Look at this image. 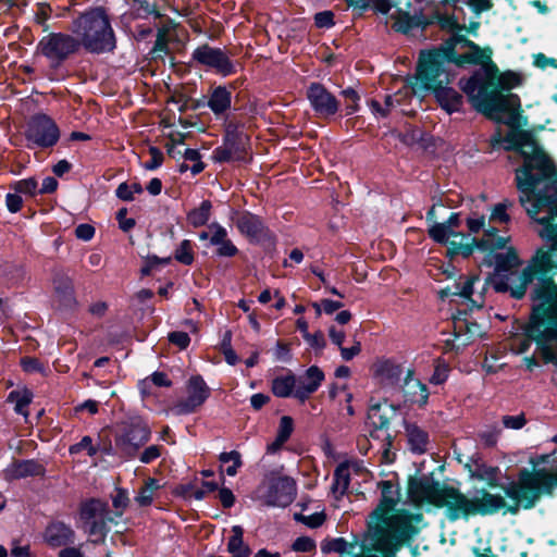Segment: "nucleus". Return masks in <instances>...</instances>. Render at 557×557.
Listing matches in <instances>:
<instances>
[{
  "label": "nucleus",
  "mask_w": 557,
  "mask_h": 557,
  "mask_svg": "<svg viewBox=\"0 0 557 557\" xmlns=\"http://www.w3.org/2000/svg\"><path fill=\"white\" fill-rule=\"evenodd\" d=\"M134 9L139 17H147L153 15L160 17L161 14L156 4H151L146 0H134Z\"/></svg>",
  "instance_id": "6e6d98bb"
},
{
  "label": "nucleus",
  "mask_w": 557,
  "mask_h": 557,
  "mask_svg": "<svg viewBox=\"0 0 557 557\" xmlns=\"http://www.w3.org/2000/svg\"><path fill=\"white\" fill-rule=\"evenodd\" d=\"M499 467L488 466L485 462H483L480 465L479 468L474 469V473H472V479L485 482L488 488H500L503 491V486H507V484L499 483Z\"/></svg>",
  "instance_id": "e433bc0d"
},
{
  "label": "nucleus",
  "mask_w": 557,
  "mask_h": 557,
  "mask_svg": "<svg viewBox=\"0 0 557 557\" xmlns=\"http://www.w3.org/2000/svg\"><path fill=\"white\" fill-rule=\"evenodd\" d=\"M483 51L484 47L469 39L466 35L456 33L438 47L421 50L418 62L425 63L432 73H437L441 67H445V63H451L457 67L478 63L480 62L478 55Z\"/></svg>",
  "instance_id": "0eeeda50"
},
{
  "label": "nucleus",
  "mask_w": 557,
  "mask_h": 557,
  "mask_svg": "<svg viewBox=\"0 0 557 557\" xmlns=\"http://www.w3.org/2000/svg\"><path fill=\"white\" fill-rule=\"evenodd\" d=\"M350 484L349 463L341 462L334 470L331 490L334 494L339 492V496L346 494Z\"/></svg>",
  "instance_id": "a19ab883"
},
{
  "label": "nucleus",
  "mask_w": 557,
  "mask_h": 557,
  "mask_svg": "<svg viewBox=\"0 0 557 557\" xmlns=\"http://www.w3.org/2000/svg\"><path fill=\"white\" fill-rule=\"evenodd\" d=\"M88 533L91 536H95V543H103L108 533L110 532L109 525L106 524V520H102L101 517L92 520L88 523Z\"/></svg>",
  "instance_id": "3c124183"
},
{
  "label": "nucleus",
  "mask_w": 557,
  "mask_h": 557,
  "mask_svg": "<svg viewBox=\"0 0 557 557\" xmlns=\"http://www.w3.org/2000/svg\"><path fill=\"white\" fill-rule=\"evenodd\" d=\"M334 13L330 10L321 11L314 15V25L318 28H331L335 25Z\"/></svg>",
  "instance_id": "338daca9"
},
{
  "label": "nucleus",
  "mask_w": 557,
  "mask_h": 557,
  "mask_svg": "<svg viewBox=\"0 0 557 557\" xmlns=\"http://www.w3.org/2000/svg\"><path fill=\"white\" fill-rule=\"evenodd\" d=\"M429 237L443 246H447V250L445 253V257L449 260H454L459 255H449L450 249L454 244H465V242H468L470 239V234H465L459 231H450L448 228V225H446L444 222L438 223L434 222L428 230Z\"/></svg>",
  "instance_id": "b1692460"
},
{
  "label": "nucleus",
  "mask_w": 557,
  "mask_h": 557,
  "mask_svg": "<svg viewBox=\"0 0 557 557\" xmlns=\"http://www.w3.org/2000/svg\"><path fill=\"white\" fill-rule=\"evenodd\" d=\"M521 84L522 77L519 73L510 70L502 72L498 81L491 90L488 98H485L483 101H481L479 107L484 108L486 103L492 104L493 102L507 100L510 96H518L517 94L510 92V90L520 86Z\"/></svg>",
  "instance_id": "393cba45"
},
{
  "label": "nucleus",
  "mask_w": 557,
  "mask_h": 557,
  "mask_svg": "<svg viewBox=\"0 0 557 557\" xmlns=\"http://www.w3.org/2000/svg\"><path fill=\"white\" fill-rule=\"evenodd\" d=\"M394 513L386 515L385 521H377L387 527L386 534L392 540L398 541V545L410 547L416 537L428 523L422 512H411L408 509L394 510Z\"/></svg>",
  "instance_id": "f8f14e48"
},
{
  "label": "nucleus",
  "mask_w": 557,
  "mask_h": 557,
  "mask_svg": "<svg viewBox=\"0 0 557 557\" xmlns=\"http://www.w3.org/2000/svg\"><path fill=\"white\" fill-rule=\"evenodd\" d=\"M70 30L87 53H113L117 47L115 30L103 7H89L78 13L72 20Z\"/></svg>",
  "instance_id": "423d86ee"
},
{
  "label": "nucleus",
  "mask_w": 557,
  "mask_h": 557,
  "mask_svg": "<svg viewBox=\"0 0 557 557\" xmlns=\"http://www.w3.org/2000/svg\"><path fill=\"white\" fill-rule=\"evenodd\" d=\"M207 106L214 115L220 116L231 109L232 92L226 86H216L212 89Z\"/></svg>",
  "instance_id": "473e14b6"
},
{
  "label": "nucleus",
  "mask_w": 557,
  "mask_h": 557,
  "mask_svg": "<svg viewBox=\"0 0 557 557\" xmlns=\"http://www.w3.org/2000/svg\"><path fill=\"white\" fill-rule=\"evenodd\" d=\"M4 479L9 482L35 478L45 476L46 468L42 463L35 459H14L4 470Z\"/></svg>",
  "instance_id": "a878e982"
},
{
  "label": "nucleus",
  "mask_w": 557,
  "mask_h": 557,
  "mask_svg": "<svg viewBox=\"0 0 557 557\" xmlns=\"http://www.w3.org/2000/svg\"><path fill=\"white\" fill-rule=\"evenodd\" d=\"M174 259L184 264L191 265L195 261L193 243L189 239H183L174 251Z\"/></svg>",
  "instance_id": "de8ad7c7"
},
{
  "label": "nucleus",
  "mask_w": 557,
  "mask_h": 557,
  "mask_svg": "<svg viewBox=\"0 0 557 557\" xmlns=\"http://www.w3.org/2000/svg\"><path fill=\"white\" fill-rule=\"evenodd\" d=\"M315 547L317 545L314 540L309 536H299L292 545V549L298 553H311L315 550Z\"/></svg>",
  "instance_id": "0e129e2a"
},
{
  "label": "nucleus",
  "mask_w": 557,
  "mask_h": 557,
  "mask_svg": "<svg viewBox=\"0 0 557 557\" xmlns=\"http://www.w3.org/2000/svg\"><path fill=\"white\" fill-rule=\"evenodd\" d=\"M540 236L549 245L537 248L517 276L513 299H523L530 285H533L536 297H548L557 290V223L543 228Z\"/></svg>",
  "instance_id": "39448f33"
},
{
  "label": "nucleus",
  "mask_w": 557,
  "mask_h": 557,
  "mask_svg": "<svg viewBox=\"0 0 557 557\" xmlns=\"http://www.w3.org/2000/svg\"><path fill=\"white\" fill-rule=\"evenodd\" d=\"M446 486L447 484L435 480L432 473L421 476L410 475L407 484V495L416 507L426 504L438 508Z\"/></svg>",
  "instance_id": "dca6fc26"
},
{
  "label": "nucleus",
  "mask_w": 557,
  "mask_h": 557,
  "mask_svg": "<svg viewBox=\"0 0 557 557\" xmlns=\"http://www.w3.org/2000/svg\"><path fill=\"white\" fill-rule=\"evenodd\" d=\"M396 411L397 407L388 404L386 399L383 403L371 404L367 417L372 426L369 436L389 447L393 442V436L389 433L391 420L396 416Z\"/></svg>",
  "instance_id": "6ab92c4d"
},
{
  "label": "nucleus",
  "mask_w": 557,
  "mask_h": 557,
  "mask_svg": "<svg viewBox=\"0 0 557 557\" xmlns=\"http://www.w3.org/2000/svg\"><path fill=\"white\" fill-rule=\"evenodd\" d=\"M377 487L381 490L382 498L371 517L376 521H385L386 515L393 512L399 502L400 487L395 486L389 480L380 481Z\"/></svg>",
  "instance_id": "bb28decb"
},
{
  "label": "nucleus",
  "mask_w": 557,
  "mask_h": 557,
  "mask_svg": "<svg viewBox=\"0 0 557 557\" xmlns=\"http://www.w3.org/2000/svg\"><path fill=\"white\" fill-rule=\"evenodd\" d=\"M530 299L532 301H539V304L532 307L529 322L523 326V337L519 338L516 352H527L534 342L536 351L540 354L543 363H552L557 367V350L546 343L545 315L548 310L547 302L552 299V294L548 297H536L534 288L532 287L530 290Z\"/></svg>",
  "instance_id": "6e6552de"
},
{
  "label": "nucleus",
  "mask_w": 557,
  "mask_h": 557,
  "mask_svg": "<svg viewBox=\"0 0 557 557\" xmlns=\"http://www.w3.org/2000/svg\"><path fill=\"white\" fill-rule=\"evenodd\" d=\"M493 49L490 46L484 47V51L478 55V63L470 65H481V70L475 71L469 78L460 79L461 90L468 96L469 101L475 111L481 109L479 104L485 98H488L491 90L498 81L502 72L497 64L492 60Z\"/></svg>",
  "instance_id": "1a4fd4ad"
},
{
  "label": "nucleus",
  "mask_w": 557,
  "mask_h": 557,
  "mask_svg": "<svg viewBox=\"0 0 557 557\" xmlns=\"http://www.w3.org/2000/svg\"><path fill=\"white\" fill-rule=\"evenodd\" d=\"M162 449L163 447L160 445H151L146 447L137 457L139 458L140 462L148 465L161 456Z\"/></svg>",
  "instance_id": "774afa93"
},
{
  "label": "nucleus",
  "mask_w": 557,
  "mask_h": 557,
  "mask_svg": "<svg viewBox=\"0 0 557 557\" xmlns=\"http://www.w3.org/2000/svg\"><path fill=\"white\" fill-rule=\"evenodd\" d=\"M373 375L383 386L395 387L399 385L403 367L391 359L379 360L373 366Z\"/></svg>",
  "instance_id": "2f4dec72"
},
{
  "label": "nucleus",
  "mask_w": 557,
  "mask_h": 557,
  "mask_svg": "<svg viewBox=\"0 0 557 557\" xmlns=\"http://www.w3.org/2000/svg\"><path fill=\"white\" fill-rule=\"evenodd\" d=\"M233 535L227 543V552L232 557H249L251 554L250 547L244 543V529L242 525H233Z\"/></svg>",
  "instance_id": "4c0bfd02"
},
{
  "label": "nucleus",
  "mask_w": 557,
  "mask_h": 557,
  "mask_svg": "<svg viewBox=\"0 0 557 557\" xmlns=\"http://www.w3.org/2000/svg\"><path fill=\"white\" fill-rule=\"evenodd\" d=\"M341 94L348 101V103L345 106V115L348 116L358 112L360 109V96L357 90L352 87H347L343 89Z\"/></svg>",
  "instance_id": "864d4df0"
},
{
  "label": "nucleus",
  "mask_w": 557,
  "mask_h": 557,
  "mask_svg": "<svg viewBox=\"0 0 557 557\" xmlns=\"http://www.w3.org/2000/svg\"><path fill=\"white\" fill-rule=\"evenodd\" d=\"M231 219L235 223L238 232L245 236L250 244L274 245L275 235L260 215L248 210H234Z\"/></svg>",
  "instance_id": "f3484780"
},
{
  "label": "nucleus",
  "mask_w": 557,
  "mask_h": 557,
  "mask_svg": "<svg viewBox=\"0 0 557 557\" xmlns=\"http://www.w3.org/2000/svg\"><path fill=\"white\" fill-rule=\"evenodd\" d=\"M550 488L552 481L543 470L520 469L517 479L503 486L505 496L480 488L475 496L469 497L458 487L447 484L438 509H445L444 515L449 522L468 521L476 516H494L502 510L504 515L516 516L521 509H533L540 502V495L543 492L549 493Z\"/></svg>",
  "instance_id": "f257e3e1"
},
{
  "label": "nucleus",
  "mask_w": 557,
  "mask_h": 557,
  "mask_svg": "<svg viewBox=\"0 0 557 557\" xmlns=\"http://www.w3.org/2000/svg\"><path fill=\"white\" fill-rule=\"evenodd\" d=\"M408 445L412 453L424 454L428 449L429 433L416 423L404 422Z\"/></svg>",
  "instance_id": "72a5a7b5"
},
{
  "label": "nucleus",
  "mask_w": 557,
  "mask_h": 557,
  "mask_svg": "<svg viewBox=\"0 0 557 557\" xmlns=\"http://www.w3.org/2000/svg\"><path fill=\"white\" fill-rule=\"evenodd\" d=\"M24 136L27 141V148L46 150L58 144L61 131L50 115L38 112L33 114L26 122Z\"/></svg>",
  "instance_id": "ddd939ff"
},
{
  "label": "nucleus",
  "mask_w": 557,
  "mask_h": 557,
  "mask_svg": "<svg viewBox=\"0 0 557 557\" xmlns=\"http://www.w3.org/2000/svg\"><path fill=\"white\" fill-rule=\"evenodd\" d=\"M324 372L318 366L309 367L304 377L298 380V386L294 397L300 403H305L313 393H315L324 381Z\"/></svg>",
  "instance_id": "c756f323"
},
{
  "label": "nucleus",
  "mask_w": 557,
  "mask_h": 557,
  "mask_svg": "<svg viewBox=\"0 0 557 557\" xmlns=\"http://www.w3.org/2000/svg\"><path fill=\"white\" fill-rule=\"evenodd\" d=\"M296 482L288 475L273 478L265 495V503L273 507H287L296 496Z\"/></svg>",
  "instance_id": "5701e85b"
},
{
  "label": "nucleus",
  "mask_w": 557,
  "mask_h": 557,
  "mask_svg": "<svg viewBox=\"0 0 557 557\" xmlns=\"http://www.w3.org/2000/svg\"><path fill=\"white\" fill-rule=\"evenodd\" d=\"M476 112L498 125L508 126L505 136L502 128L496 127L488 139L490 150L486 152L502 149L507 152L512 151L522 158V164H525L529 158H532L537 151L546 159H552L539 143L535 133L532 129H524V126L528 125V116L522 114L519 96H510L507 100H500L492 104L486 103L484 108Z\"/></svg>",
  "instance_id": "7ed1b4c3"
},
{
  "label": "nucleus",
  "mask_w": 557,
  "mask_h": 557,
  "mask_svg": "<svg viewBox=\"0 0 557 557\" xmlns=\"http://www.w3.org/2000/svg\"><path fill=\"white\" fill-rule=\"evenodd\" d=\"M416 79L420 82L422 89L434 95L438 106L448 114L460 112L463 104V97L453 87L445 67L437 73H432L425 63L417 62Z\"/></svg>",
  "instance_id": "9d476101"
},
{
  "label": "nucleus",
  "mask_w": 557,
  "mask_h": 557,
  "mask_svg": "<svg viewBox=\"0 0 557 557\" xmlns=\"http://www.w3.org/2000/svg\"><path fill=\"white\" fill-rule=\"evenodd\" d=\"M115 495L112 498V505L117 510L115 512L116 517H121L123 515V510L128 506L129 498L127 490L117 487Z\"/></svg>",
  "instance_id": "bf43d9fd"
},
{
  "label": "nucleus",
  "mask_w": 557,
  "mask_h": 557,
  "mask_svg": "<svg viewBox=\"0 0 557 557\" xmlns=\"http://www.w3.org/2000/svg\"><path fill=\"white\" fill-rule=\"evenodd\" d=\"M499 230L485 222L483 236L470 238L465 244H451L449 255H461L463 259L471 257L474 250L483 253L481 265L493 268L485 277V285H492L497 294L508 293L512 298V290L517 284L519 268L523 261L519 256L517 248L509 245L510 236H502Z\"/></svg>",
  "instance_id": "f03ea898"
},
{
  "label": "nucleus",
  "mask_w": 557,
  "mask_h": 557,
  "mask_svg": "<svg viewBox=\"0 0 557 557\" xmlns=\"http://www.w3.org/2000/svg\"><path fill=\"white\" fill-rule=\"evenodd\" d=\"M79 49L75 35L61 32L44 36L37 45V51L50 62L52 69H59Z\"/></svg>",
  "instance_id": "2eb2a0df"
},
{
  "label": "nucleus",
  "mask_w": 557,
  "mask_h": 557,
  "mask_svg": "<svg viewBox=\"0 0 557 557\" xmlns=\"http://www.w3.org/2000/svg\"><path fill=\"white\" fill-rule=\"evenodd\" d=\"M468 310H458L453 315L454 336L456 338L466 335V326H468Z\"/></svg>",
  "instance_id": "4d7b16f0"
},
{
  "label": "nucleus",
  "mask_w": 557,
  "mask_h": 557,
  "mask_svg": "<svg viewBox=\"0 0 557 557\" xmlns=\"http://www.w3.org/2000/svg\"><path fill=\"white\" fill-rule=\"evenodd\" d=\"M357 545H358L357 540H355L351 543H348L344 537H336V539L323 541L321 543V550L324 554H330V553L351 554Z\"/></svg>",
  "instance_id": "c03bdc74"
},
{
  "label": "nucleus",
  "mask_w": 557,
  "mask_h": 557,
  "mask_svg": "<svg viewBox=\"0 0 557 557\" xmlns=\"http://www.w3.org/2000/svg\"><path fill=\"white\" fill-rule=\"evenodd\" d=\"M486 216L484 214L472 213V215L466 219V224L470 235L479 234L485 226ZM470 238H473L470 236Z\"/></svg>",
  "instance_id": "052dcab7"
},
{
  "label": "nucleus",
  "mask_w": 557,
  "mask_h": 557,
  "mask_svg": "<svg viewBox=\"0 0 557 557\" xmlns=\"http://www.w3.org/2000/svg\"><path fill=\"white\" fill-rule=\"evenodd\" d=\"M20 366L26 373H41L45 371L44 363L36 357H22L20 360Z\"/></svg>",
  "instance_id": "13d9d810"
},
{
  "label": "nucleus",
  "mask_w": 557,
  "mask_h": 557,
  "mask_svg": "<svg viewBox=\"0 0 557 557\" xmlns=\"http://www.w3.org/2000/svg\"><path fill=\"white\" fill-rule=\"evenodd\" d=\"M212 203L210 200H202L198 208H194L187 213V221L193 227L207 225L211 216Z\"/></svg>",
  "instance_id": "37998d69"
},
{
  "label": "nucleus",
  "mask_w": 557,
  "mask_h": 557,
  "mask_svg": "<svg viewBox=\"0 0 557 557\" xmlns=\"http://www.w3.org/2000/svg\"><path fill=\"white\" fill-rule=\"evenodd\" d=\"M151 429L139 416L122 421L114 434L116 455L125 460L135 459L140 448L150 441Z\"/></svg>",
  "instance_id": "9b49d317"
},
{
  "label": "nucleus",
  "mask_w": 557,
  "mask_h": 557,
  "mask_svg": "<svg viewBox=\"0 0 557 557\" xmlns=\"http://www.w3.org/2000/svg\"><path fill=\"white\" fill-rule=\"evenodd\" d=\"M191 60L196 63L213 70L214 73L226 77L234 75L237 70L230 55L221 48L203 44L197 47L191 53Z\"/></svg>",
  "instance_id": "a211bd4d"
},
{
  "label": "nucleus",
  "mask_w": 557,
  "mask_h": 557,
  "mask_svg": "<svg viewBox=\"0 0 557 557\" xmlns=\"http://www.w3.org/2000/svg\"><path fill=\"white\" fill-rule=\"evenodd\" d=\"M149 154L151 156V159L144 164V168L148 171H154L162 165L164 156L163 152L156 146L149 147Z\"/></svg>",
  "instance_id": "e2e57ef3"
},
{
  "label": "nucleus",
  "mask_w": 557,
  "mask_h": 557,
  "mask_svg": "<svg viewBox=\"0 0 557 557\" xmlns=\"http://www.w3.org/2000/svg\"><path fill=\"white\" fill-rule=\"evenodd\" d=\"M480 281L479 274H472L466 277L465 282L461 284L460 282L455 283V293L454 295L459 296L463 299H467L471 302V308H482V304H478L476 299H473L472 296L474 294V283Z\"/></svg>",
  "instance_id": "79ce46f5"
},
{
  "label": "nucleus",
  "mask_w": 557,
  "mask_h": 557,
  "mask_svg": "<svg viewBox=\"0 0 557 557\" xmlns=\"http://www.w3.org/2000/svg\"><path fill=\"white\" fill-rule=\"evenodd\" d=\"M311 109L319 117L334 116L339 110L338 99L319 82H312L306 90Z\"/></svg>",
  "instance_id": "412c9836"
},
{
  "label": "nucleus",
  "mask_w": 557,
  "mask_h": 557,
  "mask_svg": "<svg viewBox=\"0 0 557 557\" xmlns=\"http://www.w3.org/2000/svg\"><path fill=\"white\" fill-rule=\"evenodd\" d=\"M433 22L424 15H411L404 13V15L395 24L396 30L403 34H408L411 29L421 28L425 30Z\"/></svg>",
  "instance_id": "ea45409f"
},
{
  "label": "nucleus",
  "mask_w": 557,
  "mask_h": 557,
  "mask_svg": "<svg viewBox=\"0 0 557 557\" xmlns=\"http://www.w3.org/2000/svg\"><path fill=\"white\" fill-rule=\"evenodd\" d=\"M187 397L178 400L174 410L186 416L196 412L210 397L211 391L200 374L191 375L186 384Z\"/></svg>",
  "instance_id": "aec40b11"
},
{
  "label": "nucleus",
  "mask_w": 557,
  "mask_h": 557,
  "mask_svg": "<svg viewBox=\"0 0 557 557\" xmlns=\"http://www.w3.org/2000/svg\"><path fill=\"white\" fill-rule=\"evenodd\" d=\"M294 432V419L290 416H283L280 419L276 435L283 441H288Z\"/></svg>",
  "instance_id": "680f3d73"
},
{
  "label": "nucleus",
  "mask_w": 557,
  "mask_h": 557,
  "mask_svg": "<svg viewBox=\"0 0 557 557\" xmlns=\"http://www.w3.org/2000/svg\"><path fill=\"white\" fill-rule=\"evenodd\" d=\"M168 339L171 344L177 346L181 350L186 349L190 344V337L188 333L184 331L170 332Z\"/></svg>",
  "instance_id": "69168bd1"
},
{
  "label": "nucleus",
  "mask_w": 557,
  "mask_h": 557,
  "mask_svg": "<svg viewBox=\"0 0 557 557\" xmlns=\"http://www.w3.org/2000/svg\"><path fill=\"white\" fill-rule=\"evenodd\" d=\"M435 17L438 26L451 35L466 29V25L460 24L455 15L436 14Z\"/></svg>",
  "instance_id": "603ef678"
},
{
  "label": "nucleus",
  "mask_w": 557,
  "mask_h": 557,
  "mask_svg": "<svg viewBox=\"0 0 557 557\" xmlns=\"http://www.w3.org/2000/svg\"><path fill=\"white\" fill-rule=\"evenodd\" d=\"M84 449L87 450V455L89 457H94L98 453V448L92 445V440L88 435L83 436L78 443L71 445L69 448V453L71 455H77Z\"/></svg>",
  "instance_id": "5fc2aeb1"
},
{
  "label": "nucleus",
  "mask_w": 557,
  "mask_h": 557,
  "mask_svg": "<svg viewBox=\"0 0 557 557\" xmlns=\"http://www.w3.org/2000/svg\"><path fill=\"white\" fill-rule=\"evenodd\" d=\"M10 187L17 194H24L30 197H35L38 194V182L35 177L16 181Z\"/></svg>",
  "instance_id": "8fccbe9b"
},
{
  "label": "nucleus",
  "mask_w": 557,
  "mask_h": 557,
  "mask_svg": "<svg viewBox=\"0 0 557 557\" xmlns=\"http://www.w3.org/2000/svg\"><path fill=\"white\" fill-rule=\"evenodd\" d=\"M516 187L521 193L522 207L532 201L527 213L535 219L537 213L557 201V166L553 159H546L539 151L525 164L515 171Z\"/></svg>",
  "instance_id": "20e7f679"
},
{
  "label": "nucleus",
  "mask_w": 557,
  "mask_h": 557,
  "mask_svg": "<svg viewBox=\"0 0 557 557\" xmlns=\"http://www.w3.org/2000/svg\"><path fill=\"white\" fill-rule=\"evenodd\" d=\"M106 511H108V504L98 498L87 499L83 502L79 507L81 519L86 524L99 518L101 513H106Z\"/></svg>",
  "instance_id": "58836bf2"
},
{
  "label": "nucleus",
  "mask_w": 557,
  "mask_h": 557,
  "mask_svg": "<svg viewBox=\"0 0 557 557\" xmlns=\"http://www.w3.org/2000/svg\"><path fill=\"white\" fill-rule=\"evenodd\" d=\"M212 231L210 236V245L216 246L214 255L219 258H232L238 255L239 250L235 244L228 238V233L224 226L218 222L209 225Z\"/></svg>",
  "instance_id": "7c9ffc66"
},
{
  "label": "nucleus",
  "mask_w": 557,
  "mask_h": 557,
  "mask_svg": "<svg viewBox=\"0 0 557 557\" xmlns=\"http://www.w3.org/2000/svg\"><path fill=\"white\" fill-rule=\"evenodd\" d=\"M369 529L373 531L374 543L371 545L362 543L360 545L362 555L355 557H396L404 545H398V541L392 540L380 524H369Z\"/></svg>",
  "instance_id": "4be33fe9"
},
{
  "label": "nucleus",
  "mask_w": 557,
  "mask_h": 557,
  "mask_svg": "<svg viewBox=\"0 0 557 557\" xmlns=\"http://www.w3.org/2000/svg\"><path fill=\"white\" fill-rule=\"evenodd\" d=\"M512 206L513 201L509 199H504L503 201L496 203L491 210L488 222L508 224L511 221V216L507 212V210L510 209Z\"/></svg>",
  "instance_id": "49530a36"
},
{
  "label": "nucleus",
  "mask_w": 557,
  "mask_h": 557,
  "mask_svg": "<svg viewBox=\"0 0 557 557\" xmlns=\"http://www.w3.org/2000/svg\"><path fill=\"white\" fill-rule=\"evenodd\" d=\"M54 290L62 307L72 309L76 306L74 286L69 277L54 281Z\"/></svg>",
  "instance_id": "c9c22d12"
},
{
  "label": "nucleus",
  "mask_w": 557,
  "mask_h": 557,
  "mask_svg": "<svg viewBox=\"0 0 557 557\" xmlns=\"http://www.w3.org/2000/svg\"><path fill=\"white\" fill-rule=\"evenodd\" d=\"M33 393L28 389H25L23 393L18 391H12L9 394V400L15 401V412L18 414L27 416L26 408L32 403Z\"/></svg>",
  "instance_id": "09e8293b"
},
{
  "label": "nucleus",
  "mask_w": 557,
  "mask_h": 557,
  "mask_svg": "<svg viewBox=\"0 0 557 557\" xmlns=\"http://www.w3.org/2000/svg\"><path fill=\"white\" fill-rule=\"evenodd\" d=\"M297 382V376L292 371H288L286 375L275 376L271 381V392L278 398L294 397Z\"/></svg>",
  "instance_id": "f704fd0d"
},
{
  "label": "nucleus",
  "mask_w": 557,
  "mask_h": 557,
  "mask_svg": "<svg viewBox=\"0 0 557 557\" xmlns=\"http://www.w3.org/2000/svg\"><path fill=\"white\" fill-rule=\"evenodd\" d=\"M44 539L52 548L73 545L75 542V532L70 524L63 521H52L46 527Z\"/></svg>",
  "instance_id": "c85d7f7f"
},
{
  "label": "nucleus",
  "mask_w": 557,
  "mask_h": 557,
  "mask_svg": "<svg viewBox=\"0 0 557 557\" xmlns=\"http://www.w3.org/2000/svg\"><path fill=\"white\" fill-rule=\"evenodd\" d=\"M548 458H549L548 455H541L536 459L535 458H531L530 459V463L532 465V469L525 468L528 471H540V470H543L544 472H546L547 478H549V480L552 481L550 492L549 493L543 492L540 495V500L542 499L543 496H548V497L554 496L555 490L557 487V469L556 470H549V469H546V468H537L540 463L547 462Z\"/></svg>",
  "instance_id": "a18cd8bd"
},
{
  "label": "nucleus",
  "mask_w": 557,
  "mask_h": 557,
  "mask_svg": "<svg viewBox=\"0 0 557 557\" xmlns=\"http://www.w3.org/2000/svg\"><path fill=\"white\" fill-rule=\"evenodd\" d=\"M413 375L414 371L409 369L404 377V384L401 385L404 398L406 403L423 408L429 401L430 392L428 386L420 380L414 379Z\"/></svg>",
  "instance_id": "cd10ccee"
},
{
  "label": "nucleus",
  "mask_w": 557,
  "mask_h": 557,
  "mask_svg": "<svg viewBox=\"0 0 557 557\" xmlns=\"http://www.w3.org/2000/svg\"><path fill=\"white\" fill-rule=\"evenodd\" d=\"M249 137L240 131L238 123L228 122L225 125L222 145L212 151V160L215 163L248 162Z\"/></svg>",
  "instance_id": "4468645a"
}]
</instances>
